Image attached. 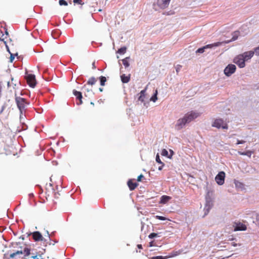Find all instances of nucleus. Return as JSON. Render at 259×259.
<instances>
[{"label":"nucleus","mask_w":259,"mask_h":259,"mask_svg":"<svg viewBox=\"0 0 259 259\" xmlns=\"http://www.w3.org/2000/svg\"><path fill=\"white\" fill-rule=\"evenodd\" d=\"M46 233H47V236L48 237V238L50 240V237L49 232V231L48 230L46 231Z\"/></svg>","instance_id":"nucleus-45"},{"label":"nucleus","mask_w":259,"mask_h":259,"mask_svg":"<svg viewBox=\"0 0 259 259\" xmlns=\"http://www.w3.org/2000/svg\"><path fill=\"white\" fill-rule=\"evenodd\" d=\"M73 93L74 95L76 96V98L79 100V104H81L82 103L81 100V99L82 98L81 93L80 92H78L76 90H73Z\"/></svg>","instance_id":"nucleus-16"},{"label":"nucleus","mask_w":259,"mask_h":259,"mask_svg":"<svg viewBox=\"0 0 259 259\" xmlns=\"http://www.w3.org/2000/svg\"><path fill=\"white\" fill-rule=\"evenodd\" d=\"M179 254V253H178L177 251L173 252L170 253V254L168 256V257H174V256H177Z\"/></svg>","instance_id":"nucleus-34"},{"label":"nucleus","mask_w":259,"mask_h":259,"mask_svg":"<svg viewBox=\"0 0 259 259\" xmlns=\"http://www.w3.org/2000/svg\"><path fill=\"white\" fill-rule=\"evenodd\" d=\"M256 221L257 224L259 225V214H257L256 217Z\"/></svg>","instance_id":"nucleus-43"},{"label":"nucleus","mask_w":259,"mask_h":259,"mask_svg":"<svg viewBox=\"0 0 259 259\" xmlns=\"http://www.w3.org/2000/svg\"><path fill=\"white\" fill-rule=\"evenodd\" d=\"M144 177L143 175H140V176H139L138 177V178H137V181L138 182H140L141 181V179L142 178H143Z\"/></svg>","instance_id":"nucleus-38"},{"label":"nucleus","mask_w":259,"mask_h":259,"mask_svg":"<svg viewBox=\"0 0 259 259\" xmlns=\"http://www.w3.org/2000/svg\"><path fill=\"white\" fill-rule=\"evenodd\" d=\"M158 236V234L155 233H152L149 235V238L152 239L154 237H156Z\"/></svg>","instance_id":"nucleus-31"},{"label":"nucleus","mask_w":259,"mask_h":259,"mask_svg":"<svg viewBox=\"0 0 259 259\" xmlns=\"http://www.w3.org/2000/svg\"><path fill=\"white\" fill-rule=\"evenodd\" d=\"M147 88V87L146 88ZM146 89L143 90L140 92V96L139 97V100L141 102H144V98H145V94L146 92Z\"/></svg>","instance_id":"nucleus-20"},{"label":"nucleus","mask_w":259,"mask_h":259,"mask_svg":"<svg viewBox=\"0 0 259 259\" xmlns=\"http://www.w3.org/2000/svg\"><path fill=\"white\" fill-rule=\"evenodd\" d=\"M225 177V172L223 171L219 172L215 178L217 183L219 185H222L224 183Z\"/></svg>","instance_id":"nucleus-7"},{"label":"nucleus","mask_w":259,"mask_h":259,"mask_svg":"<svg viewBox=\"0 0 259 259\" xmlns=\"http://www.w3.org/2000/svg\"><path fill=\"white\" fill-rule=\"evenodd\" d=\"M152 242H150V246H152Z\"/></svg>","instance_id":"nucleus-58"},{"label":"nucleus","mask_w":259,"mask_h":259,"mask_svg":"<svg viewBox=\"0 0 259 259\" xmlns=\"http://www.w3.org/2000/svg\"><path fill=\"white\" fill-rule=\"evenodd\" d=\"M126 50V47H122V48H120L118 50L117 52H118V53H119L120 54H124L125 53Z\"/></svg>","instance_id":"nucleus-27"},{"label":"nucleus","mask_w":259,"mask_h":259,"mask_svg":"<svg viewBox=\"0 0 259 259\" xmlns=\"http://www.w3.org/2000/svg\"><path fill=\"white\" fill-rule=\"evenodd\" d=\"M222 44V42H214L213 44L206 45L205 46H204L202 48H200L197 49L196 51V53H203L204 52L205 49H208V48L212 49L213 48L218 47L220 46V45H221Z\"/></svg>","instance_id":"nucleus-3"},{"label":"nucleus","mask_w":259,"mask_h":259,"mask_svg":"<svg viewBox=\"0 0 259 259\" xmlns=\"http://www.w3.org/2000/svg\"><path fill=\"white\" fill-rule=\"evenodd\" d=\"M155 217L156 219L162 221H164L166 220V218L162 216L156 215Z\"/></svg>","instance_id":"nucleus-36"},{"label":"nucleus","mask_w":259,"mask_h":259,"mask_svg":"<svg viewBox=\"0 0 259 259\" xmlns=\"http://www.w3.org/2000/svg\"><path fill=\"white\" fill-rule=\"evenodd\" d=\"M169 151H170V154L169 155H171V156H172L173 154H174V152L171 150H170Z\"/></svg>","instance_id":"nucleus-47"},{"label":"nucleus","mask_w":259,"mask_h":259,"mask_svg":"<svg viewBox=\"0 0 259 259\" xmlns=\"http://www.w3.org/2000/svg\"><path fill=\"white\" fill-rule=\"evenodd\" d=\"M92 66H93V68H95V62H93V64H92Z\"/></svg>","instance_id":"nucleus-49"},{"label":"nucleus","mask_w":259,"mask_h":259,"mask_svg":"<svg viewBox=\"0 0 259 259\" xmlns=\"http://www.w3.org/2000/svg\"><path fill=\"white\" fill-rule=\"evenodd\" d=\"M7 106V104L6 103H5L3 104V105L2 106V108H1V110L0 111V114L2 113L4 111V110L6 108Z\"/></svg>","instance_id":"nucleus-35"},{"label":"nucleus","mask_w":259,"mask_h":259,"mask_svg":"<svg viewBox=\"0 0 259 259\" xmlns=\"http://www.w3.org/2000/svg\"><path fill=\"white\" fill-rule=\"evenodd\" d=\"M156 161L157 163H160L161 164H162V165H164V163L161 161V160L160 159L159 155L158 154H157L156 155Z\"/></svg>","instance_id":"nucleus-28"},{"label":"nucleus","mask_w":259,"mask_h":259,"mask_svg":"<svg viewBox=\"0 0 259 259\" xmlns=\"http://www.w3.org/2000/svg\"><path fill=\"white\" fill-rule=\"evenodd\" d=\"M7 84H8V87H9L10 86V83L9 81L8 82Z\"/></svg>","instance_id":"nucleus-51"},{"label":"nucleus","mask_w":259,"mask_h":259,"mask_svg":"<svg viewBox=\"0 0 259 259\" xmlns=\"http://www.w3.org/2000/svg\"><path fill=\"white\" fill-rule=\"evenodd\" d=\"M14 55L13 54H11V56H10V62H12L14 60Z\"/></svg>","instance_id":"nucleus-40"},{"label":"nucleus","mask_w":259,"mask_h":259,"mask_svg":"<svg viewBox=\"0 0 259 259\" xmlns=\"http://www.w3.org/2000/svg\"><path fill=\"white\" fill-rule=\"evenodd\" d=\"M161 154L162 156H166L170 159L171 158V155H169L168 151L165 149H162Z\"/></svg>","instance_id":"nucleus-21"},{"label":"nucleus","mask_w":259,"mask_h":259,"mask_svg":"<svg viewBox=\"0 0 259 259\" xmlns=\"http://www.w3.org/2000/svg\"><path fill=\"white\" fill-rule=\"evenodd\" d=\"M212 126L218 128L228 129L227 124L222 119H216L212 124Z\"/></svg>","instance_id":"nucleus-2"},{"label":"nucleus","mask_w":259,"mask_h":259,"mask_svg":"<svg viewBox=\"0 0 259 259\" xmlns=\"http://www.w3.org/2000/svg\"><path fill=\"white\" fill-rule=\"evenodd\" d=\"M16 102L17 105V106L20 110V113H22L23 110L24 109L25 106V99L24 98H22L21 97H16Z\"/></svg>","instance_id":"nucleus-5"},{"label":"nucleus","mask_w":259,"mask_h":259,"mask_svg":"<svg viewBox=\"0 0 259 259\" xmlns=\"http://www.w3.org/2000/svg\"><path fill=\"white\" fill-rule=\"evenodd\" d=\"M27 81L30 87L34 88L36 85L35 76L33 74H28L27 77Z\"/></svg>","instance_id":"nucleus-8"},{"label":"nucleus","mask_w":259,"mask_h":259,"mask_svg":"<svg viewBox=\"0 0 259 259\" xmlns=\"http://www.w3.org/2000/svg\"><path fill=\"white\" fill-rule=\"evenodd\" d=\"M171 197L166 195H163L160 198V203L161 204H165L170 199Z\"/></svg>","instance_id":"nucleus-15"},{"label":"nucleus","mask_w":259,"mask_h":259,"mask_svg":"<svg viewBox=\"0 0 259 259\" xmlns=\"http://www.w3.org/2000/svg\"><path fill=\"white\" fill-rule=\"evenodd\" d=\"M245 60L242 55H239L234 59V62L240 68H243L245 66Z\"/></svg>","instance_id":"nucleus-4"},{"label":"nucleus","mask_w":259,"mask_h":259,"mask_svg":"<svg viewBox=\"0 0 259 259\" xmlns=\"http://www.w3.org/2000/svg\"><path fill=\"white\" fill-rule=\"evenodd\" d=\"M23 252L25 253L26 256H28L30 253V250L28 248H25Z\"/></svg>","instance_id":"nucleus-30"},{"label":"nucleus","mask_w":259,"mask_h":259,"mask_svg":"<svg viewBox=\"0 0 259 259\" xmlns=\"http://www.w3.org/2000/svg\"><path fill=\"white\" fill-rule=\"evenodd\" d=\"M31 234L32 235L33 238L35 241H46V240L43 238L41 233L38 231H35L32 233H30V234H28V236L30 235Z\"/></svg>","instance_id":"nucleus-9"},{"label":"nucleus","mask_w":259,"mask_h":259,"mask_svg":"<svg viewBox=\"0 0 259 259\" xmlns=\"http://www.w3.org/2000/svg\"><path fill=\"white\" fill-rule=\"evenodd\" d=\"M254 54L256 55V56H258L259 55V46L255 48L254 49Z\"/></svg>","instance_id":"nucleus-33"},{"label":"nucleus","mask_w":259,"mask_h":259,"mask_svg":"<svg viewBox=\"0 0 259 259\" xmlns=\"http://www.w3.org/2000/svg\"><path fill=\"white\" fill-rule=\"evenodd\" d=\"M100 84L102 86H104L105 85V83L106 81V78L105 76H101L100 77Z\"/></svg>","instance_id":"nucleus-25"},{"label":"nucleus","mask_w":259,"mask_h":259,"mask_svg":"<svg viewBox=\"0 0 259 259\" xmlns=\"http://www.w3.org/2000/svg\"><path fill=\"white\" fill-rule=\"evenodd\" d=\"M51 244H53V242L50 243V245H51Z\"/></svg>","instance_id":"nucleus-60"},{"label":"nucleus","mask_w":259,"mask_h":259,"mask_svg":"<svg viewBox=\"0 0 259 259\" xmlns=\"http://www.w3.org/2000/svg\"><path fill=\"white\" fill-rule=\"evenodd\" d=\"M254 52L252 51L246 52L244 53L243 54H241L242 56L243 57L244 60L246 61H247L249 59H250L254 55Z\"/></svg>","instance_id":"nucleus-14"},{"label":"nucleus","mask_w":259,"mask_h":259,"mask_svg":"<svg viewBox=\"0 0 259 259\" xmlns=\"http://www.w3.org/2000/svg\"><path fill=\"white\" fill-rule=\"evenodd\" d=\"M73 3L75 4H78L80 5H82V1L81 0H73Z\"/></svg>","instance_id":"nucleus-37"},{"label":"nucleus","mask_w":259,"mask_h":259,"mask_svg":"<svg viewBox=\"0 0 259 259\" xmlns=\"http://www.w3.org/2000/svg\"><path fill=\"white\" fill-rule=\"evenodd\" d=\"M4 34H2L1 37H0V40L3 41L7 38V36H6L5 37H4Z\"/></svg>","instance_id":"nucleus-42"},{"label":"nucleus","mask_w":259,"mask_h":259,"mask_svg":"<svg viewBox=\"0 0 259 259\" xmlns=\"http://www.w3.org/2000/svg\"><path fill=\"white\" fill-rule=\"evenodd\" d=\"M130 59V58L129 57H126L125 58H124L121 60L122 62V64L124 66L125 68H127L130 66V63L128 62Z\"/></svg>","instance_id":"nucleus-19"},{"label":"nucleus","mask_w":259,"mask_h":259,"mask_svg":"<svg viewBox=\"0 0 259 259\" xmlns=\"http://www.w3.org/2000/svg\"><path fill=\"white\" fill-rule=\"evenodd\" d=\"M212 206V203L210 200L206 199L205 207L204 208V215H206Z\"/></svg>","instance_id":"nucleus-11"},{"label":"nucleus","mask_w":259,"mask_h":259,"mask_svg":"<svg viewBox=\"0 0 259 259\" xmlns=\"http://www.w3.org/2000/svg\"><path fill=\"white\" fill-rule=\"evenodd\" d=\"M157 91L155 90V93H154L153 95L150 98V101H153V102H155L157 100Z\"/></svg>","instance_id":"nucleus-23"},{"label":"nucleus","mask_w":259,"mask_h":259,"mask_svg":"<svg viewBox=\"0 0 259 259\" xmlns=\"http://www.w3.org/2000/svg\"><path fill=\"white\" fill-rule=\"evenodd\" d=\"M127 185L131 190H134L138 186L136 183H133L131 180L127 182Z\"/></svg>","instance_id":"nucleus-18"},{"label":"nucleus","mask_w":259,"mask_h":259,"mask_svg":"<svg viewBox=\"0 0 259 259\" xmlns=\"http://www.w3.org/2000/svg\"><path fill=\"white\" fill-rule=\"evenodd\" d=\"M6 35H8V32L7 31V30L6 31Z\"/></svg>","instance_id":"nucleus-55"},{"label":"nucleus","mask_w":259,"mask_h":259,"mask_svg":"<svg viewBox=\"0 0 259 259\" xmlns=\"http://www.w3.org/2000/svg\"><path fill=\"white\" fill-rule=\"evenodd\" d=\"M233 245L234 246H237V244H236V243H233Z\"/></svg>","instance_id":"nucleus-54"},{"label":"nucleus","mask_w":259,"mask_h":259,"mask_svg":"<svg viewBox=\"0 0 259 259\" xmlns=\"http://www.w3.org/2000/svg\"><path fill=\"white\" fill-rule=\"evenodd\" d=\"M170 0H157V5L161 9H164L168 7Z\"/></svg>","instance_id":"nucleus-10"},{"label":"nucleus","mask_w":259,"mask_h":259,"mask_svg":"<svg viewBox=\"0 0 259 259\" xmlns=\"http://www.w3.org/2000/svg\"><path fill=\"white\" fill-rule=\"evenodd\" d=\"M199 116V114L194 111L188 112L185 115L183 118L179 119L177 122L176 127L180 130L185 126L186 123H189L192 120L196 118Z\"/></svg>","instance_id":"nucleus-1"},{"label":"nucleus","mask_w":259,"mask_h":259,"mask_svg":"<svg viewBox=\"0 0 259 259\" xmlns=\"http://www.w3.org/2000/svg\"><path fill=\"white\" fill-rule=\"evenodd\" d=\"M163 165H162V164H161V166H159V167H158V170H161L162 169V167H163Z\"/></svg>","instance_id":"nucleus-46"},{"label":"nucleus","mask_w":259,"mask_h":259,"mask_svg":"<svg viewBox=\"0 0 259 259\" xmlns=\"http://www.w3.org/2000/svg\"><path fill=\"white\" fill-rule=\"evenodd\" d=\"M91 104L93 105H94V103L93 102H91Z\"/></svg>","instance_id":"nucleus-57"},{"label":"nucleus","mask_w":259,"mask_h":259,"mask_svg":"<svg viewBox=\"0 0 259 259\" xmlns=\"http://www.w3.org/2000/svg\"><path fill=\"white\" fill-rule=\"evenodd\" d=\"M4 43L5 44V46H6V47L7 48V51L11 54L10 52V50H9V47L7 45V42L4 40L3 41Z\"/></svg>","instance_id":"nucleus-39"},{"label":"nucleus","mask_w":259,"mask_h":259,"mask_svg":"<svg viewBox=\"0 0 259 259\" xmlns=\"http://www.w3.org/2000/svg\"><path fill=\"white\" fill-rule=\"evenodd\" d=\"M103 88H99V91H100V92H102V91H103Z\"/></svg>","instance_id":"nucleus-52"},{"label":"nucleus","mask_w":259,"mask_h":259,"mask_svg":"<svg viewBox=\"0 0 259 259\" xmlns=\"http://www.w3.org/2000/svg\"><path fill=\"white\" fill-rule=\"evenodd\" d=\"M245 143L244 141L237 140V144H241Z\"/></svg>","instance_id":"nucleus-41"},{"label":"nucleus","mask_w":259,"mask_h":259,"mask_svg":"<svg viewBox=\"0 0 259 259\" xmlns=\"http://www.w3.org/2000/svg\"><path fill=\"white\" fill-rule=\"evenodd\" d=\"M137 246H138V247L139 248H140V249H141V248H142V245H141V244H138Z\"/></svg>","instance_id":"nucleus-48"},{"label":"nucleus","mask_w":259,"mask_h":259,"mask_svg":"<svg viewBox=\"0 0 259 259\" xmlns=\"http://www.w3.org/2000/svg\"><path fill=\"white\" fill-rule=\"evenodd\" d=\"M181 67V66L179 65V66H178L177 68H176V71L177 72H179V70L180 69V68Z\"/></svg>","instance_id":"nucleus-44"},{"label":"nucleus","mask_w":259,"mask_h":259,"mask_svg":"<svg viewBox=\"0 0 259 259\" xmlns=\"http://www.w3.org/2000/svg\"><path fill=\"white\" fill-rule=\"evenodd\" d=\"M130 74L127 76H126L124 74H122L120 76L121 81L124 83L128 82L130 80Z\"/></svg>","instance_id":"nucleus-17"},{"label":"nucleus","mask_w":259,"mask_h":259,"mask_svg":"<svg viewBox=\"0 0 259 259\" xmlns=\"http://www.w3.org/2000/svg\"><path fill=\"white\" fill-rule=\"evenodd\" d=\"M238 184H239L240 185H241V184L240 183H239L238 182H235V185H236V186H238Z\"/></svg>","instance_id":"nucleus-50"},{"label":"nucleus","mask_w":259,"mask_h":259,"mask_svg":"<svg viewBox=\"0 0 259 259\" xmlns=\"http://www.w3.org/2000/svg\"><path fill=\"white\" fill-rule=\"evenodd\" d=\"M59 4L60 6H67L68 3L65 0H59Z\"/></svg>","instance_id":"nucleus-29"},{"label":"nucleus","mask_w":259,"mask_h":259,"mask_svg":"<svg viewBox=\"0 0 259 259\" xmlns=\"http://www.w3.org/2000/svg\"><path fill=\"white\" fill-rule=\"evenodd\" d=\"M167 257V256L164 257L162 256H156L152 257L151 259H165Z\"/></svg>","instance_id":"nucleus-32"},{"label":"nucleus","mask_w":259,"mask_h":259,"mask_svg":"<svg viewBox=\"0 0 259 259\" xmlns=\"http://www.w3.org/2000/svg\"><path fill=\"white\" fill-rule=\"evenodd\" d=\"M234 227V231H245L246 230V226L241 223H236Z\"/></svg>","instance_id":"nucleus-12"},{"label":"nucleus","mask_w":259,"mask_h":259,"mask_svg":"<svg viewBox=\"0 0 259 259\" xmlns=\"http://www.w3.org/2000/svg\"><path fill=\"white\" fill-rule=\"evenodd\" d=\"M239 35V32L238 31H234L232 33V38L231 39L224 41H222L221 42H222V44H224H224H229V42H230L231 41H235L238 38Z\"/></svg>","instance_id":"nucleus-13"},{"label":"nucleus","mask_w":259,"mask_h":259,"mask_svg":"<svg viewBox=\"0 0 259 259\" xmlns=\"http://www.w3.org/2000/svg\"><path fill=\"white\" fill-rule=\"evenodd\" d=\"M23 253V251L18 250V251H16L15 252L11 253L10 255V257L11 258H14L16 255H19V254H22Z\"/></svg>","instance_id":"nucleus-22"},{"label":"nucleus","mask_w":259,"mask_h":259,"mask_svg":"<svg viewBox=\"0 0 259 259\" xmlns=\"http://www.w3.org/2000/svg\"><path fill=\"white\" fill-rule=\"evenodd\" d=\"M51 244H53V242L50 243V245H51Z\"/></svg>","instance_id":"nucleus-59"},{"label":"nucleus","mask_w":259,"mask_h":259,"mask_svg":"<svg viewBox=\"0 0 259 259\" xmlns=\"http://www.w3.org/2000/svg\"><path fill=\"white\" fill-rule=\"evenodd\" d=\"M87 91H88V93H89V92H92V91H91V90H87Z\"/></svg>","instance_id":"nucleus-56"},{"label":"nucleus","mask_w":259,"mask_h":259,"mask_svg":"<svg viewBox=\"0 0 259 259\" xmlns=\"http://www.w3.org/2000/svg\"><path fill=\"white\" fill-rule=\"evenodd\" d=\"M238 153L241 155H246L249 157H250L252 154V152L250 151H247L245 152H239Z\"/></svg>","instance_id":"nucleus-26"},{"label":"nucleus","mask_w":259,"mask_h":259,"mask_svg":"<svg viewBox=\"0 0 259 259\" xmlns=\"http://www.w3.org/2000/svg\"><path fill=\"white\" fill-rule=\"evenodd\" d=\"M96 81H97V80L96 79V78L94 77H92L89 79V80L88 81V84L92 85H94L96 83Z\"/></svg>","instance_id":"nucleus-24"},{"label":"nucleus","mask_w":259,"mask_h":259,"mask_svg":"<svg viewBox=\"0 0 259 259\" xmlns=\"http://www.w3.org/2000/svg\"><path fill=\"white\" fill-rule=\"evenodd\" d=\"M236 69V66L234 64H229L224 69V73L229 76L234 73Z\"/></svg>","instance_id":"nucleus-6"},{"label":"nucleus","mask_w":259,"mask_h":259,"mask_svg":"<svg viewBox=\"0 0 259 259\" xmlns=\"http://www.w3.org/2000/svg\"><path fill=\"white\" fill-rule=\"evenodd\" d=\"M20 238H21L22 240H24V237L23 236H21Z\"/></svg>","instance_id":"nucleus-53"}]
</instances>
